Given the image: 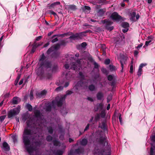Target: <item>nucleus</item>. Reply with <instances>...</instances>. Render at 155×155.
<instances>
[{"label":"nucleus","mask_w":155,"mask_h":155,"mask_svg":"<svg viewBox=\"0 0 155 155\" xmlns=\"http://www.w3.org/2000/svg\"><path fill=\"white\" fill-rule=\"evenodd\" d=\"M46 58V57L45 56L44 53H43L40 56L39 61L41 62L39 66L40 68H39L37 71V74L40 77L41 79L46 78L49 79L51 78V74L49 73H45L44 68H41L43 66L47 69H48L51 68L52 66L51 61L47 60H45Z\"/></svg>","instance_id":"f257e3e1"},{"label":"nucleus","mask_w":155,"mask_h":155,"mask_svg":"<svg viewBox=\"0 0 155 155\" xmlns=\"http://www.w3.org/2000/svg\"><path fill=\"white\" fill-rule=\"evenodd\" d=\"M32 134L33 132L31 129L28 128H24L22 135L23 142L26 150L30 153H32L35 150L32 146H29L31 144Z\"/></svg>","instance_id":"f03ea898"},{"label":"nucleus","mask_w":155,"mask_h":155,"mask_svg":"<svg viewBox=\"0 0 155 155\" xmlns=\"http://www.w3.org/2000/svg\"><path fill=\"white\" fill-rule=\"evenodd\" d=\"M92 31L90 30H88L85 31L80 32L74 34L72 32H69L63 34L64 37L65 36L71 35L69 38L70 39H72L73 40H78L81 39L83 36H86V34L87 33H91Z\"/></svg>","instance_id":"7ed1b4c3"},{"label":"nucleus","mask_w":155,"mask_h":155,"mask_svg":"<svg viewBox=\"0 0 155 155\" xmlns=\"http://www.w3.org/2000/svg\"><path fill=\"white\" fill-rule=\"evenodd\" d=\"M111 149L110 148L104 150L103 149H99L96 147L93 151L94 155H111Z\"/></svg>","instance_id":"20e7f679"},{"label":"nucleus","mask_w":155,"mask_h":155,"mask_svg":"<svg viewBox=\"0 0 155 155\" xmlns=\"http://www.w3.org/2000/svg\"><path fill=\"white\" fill-rule=\"evenodd\" d=\"M101 21L103 24H105V28L107 30L111 31L114 29L113 26H110L113 23L111 21L106 19L104 20H101Z\"/></svg>","instance_id":"39448f33"},{"label":"nucleus","mask_w":155,"mask_h":155,"mask_svg":"<svg viewBox=\"0 0 155 155\" xmlns=\"http://www.w3.org/2000/svg\"><path fill=\"white\" fill-rule=\"evenodd\" d=\"M19 109L18 108H15L11 109L8 113V118H11L16 115L19 113Z\"/></svg>","instance_id":"423d86ee"},{"label":"nucleus","mask_w":155,"mask_h":155,"mask_svg":"<svg viewBox=\"0 0 155 155\" xmlns=\"http://www.w3.org/2000/svg\"><path fill=\"white\" fill-rule=\"evenodd\" d=\"M110 17L112 20L116 21H119L122 19V17L115 12L111 14Z\"/></svg>","instance_id":"0eeeda50"},{"label":"nucleus","mask_w":155,"mask_h":155,"mask_svg":"<svg viewBox=\"0 0 155 155\" xmlns=\"http://www.w3.org/2000/svg\"><path fill=\"white\" fill-rule=\"evenodd\" d=\"M136 11H134L133 10L131 9L128 12V15L130 16V19L131 21L134 22L136 21L135 19V17L136 15Z\"/></svg>","instance_id":"6e6552de"},{"label":"nucleus","mask_w":155,"mask_h":155,"mask_svg":"<svg viewBox=\"0 0 155 155\" xmlns=\"http://www.w3.org/2000/svg\"><path fill=\"white\" fill-rule=\"evenodd\" d=\"M97 140L99 144L103 146L105 145L106 142V137H103V136H101L99 138H97Z\"/></svg>","instance_id":"1a4fd4ad"},{"label":"nucleus","mask_w":155,"mask_h":155,"mask_svg":"<svg viewBox=\"0 0 155 155\" xmlns=\"http://www.w3.org/2000/svg\"><path fill=\"white\" fill-rule=\"evenodd\" d=\"M80 62V61H77V63L73 62L71 65V68L74 70H77L80 65V64H79Z\"/></svg>","instance_id":"9d476101"},{"label":"nucleus","mask_w":155,"mask_h":155,"mask_svg":"<svg viewBox=\"0 0 155 155\" xmlns=\"http://www.w3.org/2000/svg\"><path fill=\"white\" fill-rule=\"evenodd\" d=\"M96 97L98 100L103 101L104 100V94L101 91L98 92L96 94Z\"/></svg>","instance_id":"9b49d317"},{"label":"nucleus","mask_w":155,"mask_h":155,"mask_svg":"<svg viewBox=\"0 0 155 155\" xmlns=\"http://www.w3.org/2000/svg\"><path fill=\"white\" fill-rule=\"evenodd\" d=\"M65 96L61 97L60 98L59 100L57 102V104L58 107H60L62 105L63 102L65 101Z\"/></svg>","instance_id":"f8f14e48"},{"label":"nucleus","mask_w":155,"mask_h":155,"mask_svg":"<svg viewBox=\"0 0 155 155\" xmlns=\"http://www.w3.org/2000/svg\"><path fill=\"white\" fill-rule=\"evenodd\" d=\"M47 93V91L45 90H44L41 91L40 92H38L36 94V95L37 97L41 98L42 96L45 95Z\"/></svg>","instance_id":"ddd939ff"},{"label":"nucleus","mask_w":155,"mask_h":155,"mask_svg":"<svg viewBox=\"0 0 155 155\" xmlns=\"http://www.w3.org/2000/svg\"><path fill=\"white\" fill-rule=\"evenodd\" d=\"M84 152V148L80 147L75 150L74 153L75 154H80L83 153Z\"/></svg>","instance_id":"4468645a"},{"label":"nucleus","mask_w":155,"mask_h":155,"mask_svg":"<svg viewBox=\"0 0 155 155\" xmlns=\"http://www.w3.org/2000/svg\"><path fill=\"white\" fill-rule=\"evenodd\" d=\"M127 58L126 57H121L120 60V63L121 64V66L122 68V70L123 69L124 65L126 64Z\"/></svg>","instance_id":"2eb2a0df"},{"label":"nucleus","mask_w":155,"mask_h":155,"mask_svg":"<svg viewBox=\"0 0 155 155\" xmlns=\"http://www.w3.org/2000/svg\"><path fill=\"white\" fill-rule=\"evenodd\" d=\"M99 127L101 128L104 130H105L107 129L106 124L105 122L104 121H102L101 124L99 123Z\"/></svg>","instance_id":"dca6fc26"},{"label":"nucleus","mask_w":155,"mask_h":155,"mask_svg":"<svg viewBox=\"0 0 155 155\" xmlns=\"http://www.w3.org/2000/svg\"><path fill=\"white\" fill-rule=\"evenodd\" d=\"M103 104L102 103H100L97 104L96 105V108L95 109V111H97L99 110H101L103 109Z\"/></svg>","instance_id":"f3484780"},{"label":"nucleus","mask_w":155,"mask_h":155,"mask_svg":"<svg viewBox=\"0 0 155 155\" xmlns=\"http://www.w3.org/2000/svg\"><path fill=\"white\" fill-rule=\"evenodd\" d=\"M34 114L35 117L36 118H41V113L39 110H36L34 112Z\"/></svg>","instance_id":"a211bd4d"},{"label":"nucleus","mask_w":155,"mask_h":155,"mask_svg":"<svg viewBox=\"0 0 155 155\" xmlns=\"http://www.w3.org/2000/svg\"><path fill=\"white\" fill-rule=\"evenodd\" d=\"M34 123L33 120L31 118H30L26 121V124L28 127H30Z\"/></svg>","instance_id":"6ab92c4d"},{"label":"nucleus","mask_w":155,"mask_h":155,"mask_svg":"<svg viewBox=\"0 0 155 155\" xmlns=\"http://www.w3.org/2000/svg\"><path fill=\"white\" fill-rule=\"evenodd\" d=\"M51 68V71L52 72H56L58 69V66L57 64H52V66L50 68Z\"/></svg>","instance_id":"aec40b11"},{"label":"nucleus","mask_w":155,"mask_h":155,"mask_svg":"<svg viewBox=\"0 0 155 155\" xmlns=\"http://www.w3.org/2000/svg\"><path fill=\"white\" fill-rule=\"evenodd\" d=\"M67 7L68 9L70 11H75L77 9L76 6L74 5H68Z\"/></svg>","instance_id":"412c9836"},{"label":"nucleus","mask_w":155,"mask_h":155,"mask_svg":"<svg viewBox=\"0 0 155 155\" xmlns=\"http://www.w3.org/2000/svg\"><path fill=\"white\" fill-rule=\"evenodd\" d=\"M59 54L60 53L58 52L55 51L53 52L51 56L52 58H57L59 56Z\"/></svg>","instance_id":"4be33fe9"},{"label":"nucleus","mask_w":155,"mask_h":155,"mask_svg":"<svg viewBox=\"0 0 155 155\" xmlns=\"http://www.w3.org/2000/svg\"><path fill=\"white\" fill-rule=\"evenodd\" d=\"M3 147L6 151H8L10 150V147L8 143L6 142H4L2 144Z\"/></svg>","instance_id":"5701e85b"},{"label":"nucleus","mask_w":155,"mask_h":155,"mask_svg":"<svg viewBox=\"0 0 155 155\" xmlns=\"http://www.w3.org/2000/svg\"><path fill=\"white\" fill-rule=\"evenodd\" d=\"M19 99V98L18 97H14L12 101V103L13 104H18V100Z\"/></svg>","instance_id":"b1692460"},{"label":"nucleus","mask_w":155,"mask_h":155,"mask_svg":"<svg viewBox=\"0 0 155 155\" xmlns=\"http://www.w3.org/2000/svg\"><path fill=\"white\" fill-rule=\"evenodd\" d=\"M88 89L90 91H93L96 90V88L94 85L92 84L89 85Z\"/></svg>","instance_id":"393cba45"},{"label":"nucleus","mask_w":155,"mask_h":155,"mask_svg":"<svg viewBox=\"0 0 155 155\" xmlns=\"http://www.w3.org/2000/svg\"><path fill=\"white\" fill-rule=\"evenodd\" d=\"M77 84L79 86L84 87L86 86V82H84L82 81H80L78 82Z\"/></svg>","instance_id":"a878e982"},{"label":"nucleus","mask_w":155,"mask_h":155,"mask_svg":"<svg viewBox=\"0 0 155 155\" xmlns=\"http://www.w3.org/2000/svg\"><path fill=\"white\" fill-rule=\"evenodd\" d=\"M88 140L86 138H84L82 139L81 142V144L83 146H85L87 143Z\"/></svg>","instance_id":"bb28decb"},{"label":"nucleus","mask_w":155,"mask_h":155,"mask_svg":"<svg viewBox=\"0 0 155 155\" xmlns=\"http://www.w3.org/2000/svg\"><path fill=\"white\" fill-rule=\"evenodd\" d=\"M121 26L124 28H128L129 27V24L127 22H124L122 23Z\"/></svg>","instance_id":"cd10ccee"},{"label":"nucleus","mask_w":155,"mask_h":155,"mask_svg":"<svg viewBox=\"0 0 155 155\" xmlns=\"http://www.w3.org/2000/svg\"><path fill=\"white\" fill-rule=\"evenodd\" d=\"M28 118L29 117L27 114H24L22 116V120L24 122H25Z\"/></svg>","instance_id":"c85d7f7f"},{"label":"nucleus","mask_w":155,"mask_h":155,"mask_svg":"<svg viewBox=\"0 0 155 155\" xmlns=\"http://www.w3.org/2000/svg\"><path fill=\"white\" fill-rule=\"evenodd\" d=\"M60 43L59 44L60 46H65L67 43H68V41H66L65 40H61L60 41Z\"/></svg>","instance_id":"c756f323"},{"label":"nucleus","mask_w":155,"mask_h":155,"mask_svg":"<svg viewBox=\"0 0 155 155\" xmlns=\"http://www.w3.org/2000/svg\"><path fill=\"white\" fill-rule=\"evenodd\" d=\"M52 47H53V49L54 50H57L59 49L60 47V45L59 43H57L55 45L51 46Z\"/></svg>","instance_id":"7c9ffc66"},{"label":"nucleus","mask_w":155,"mask_h":155,"mask_svg":"<svg viewBox=\"0 0 155 155\" xmlns=\"http://www.w3.org/2000/svg\"><path fill=\"white\" fill-rule=\"evenodd\" d=\"M21 74H18L17 77L16 78V80H15V81L14 84L15 85H16L18 83V81L21 78Z\"/></svg>","instance_id":"2f4dec72"},{"label":"nucleus","mask_w":155,"mask_h":155,"mask_svg":"<svg viewBox=\"0 0 155 155\" xmlns=\"http://www.w3.org/2000/svg\"><path fill=\"white\" fill-rule=\"evenodd\" d=\"M61 114L63 115H66L67 113L66 109L65 108L63 107L62 109L61 110Z\"/></svg>","instance_id":"473e14b6"},{"label":"nucleus","mask_w":155,"mask_h":155,"mask_svg":"<svg viewBox=\"0 0 155 155\" xmlns=\"http://www.w3.org/2000/svg\"><path fill=\"white\" fill-rule=\"evenodd\" d=\"M47 129L48 130V132L51 134H53L54 130L51 126H49L47 127Z\"/></svg>","instance_id":"72a5a7b5"},{"label":"nucleus","mask_w":155,"mask_h":155,"mask_svg":"<svg viewBox=\"0 0 155 155\" xmlns=\"http://www.w3.org/2000/svg\"><path fill=\"white\" fill-rule=\"evenodd\" d=\"M110 86L112 87L113 88L114 87L116 84V81L115 80H113V81H111L110 82Z\"/></svg>","instance_id":"f704fd0d"},{"label":"nucleus","mask_w":155,"mask_h":155,"mask_svg":"<svg viewBox=\"0 0 155 155\" xmlns=\"http://www.w3.org/2000/svg\"><path fill=\"white\" fill-rule=\"evenodd\" d=\"M53 47H51L49 48L46 52V54L48 55L50 54L54 50L53 49Z\"/></svg>","instance_id":"c9c22d12"},{"label":"nucleus","mask_w":155,"mask_h":155,"mask_svg":"<svg viewBox=\"0 0 155 155\" xmlns=\"http://www.w3.org/2000/svg\"><path fill=\"white\" fill-rule=\"evenodd\" d=\"M101 71L104 74L106 75H107L109 74V72L106 68H102L101 69Z\"/></svg>","instance_id":"e433bc0d"},{"label":"nucleus","mask_w":155,"mask_h":155,"mask_svg":"<svg viewBox=\"0 0 155 155\" xmlns=\"http://www.w3.org/2000/svg\"><path fill=\"white\" fill-rule=\"evenodd\" d=\"M42 42L41 43V44H40L39 43H37L35 41L33 45V47H35V48H36L39 46L41 45L42 44Z\"/></svg>","instance_id":"4c0bfd02"},{"label":"nucleus","mask_w":155,"mask_h":155,"mask_svg":"<svg viewBox=\"0 0 155 155\" xmlns=\"http://www.w3.org/2000/svg\"><path fill=\"white\" fill-rule=\"evenodd\" d=\"M100 118V115L99 114H97L94 117V120L97 122Z\"/></svg>","instance_id":"58836bf2"},{"label":"nucleus","mask_w":155,"mask_h":155,"mask_svg":"<svg viewBox=\"0 0 155 155\" xmlns=\"http://www.w3.org/2000/svg\"><path fill=\"white\" fill-rule=\"evenodd\" d=\"M26 107L30 111H31L32 110V107L30 104H27Z\"/></svg>","instance_id":"ea45409f"},{"label":"nucleus","mask_w":155,"mask_h":155,"mask_svg":"<svg viewBox=\"0 0 155 155\" xmlns=\"http://www.w3.org/2000/svg\"><path fill=\"white\" fill-rule=\"evenodd\" d=\"M53 137L50 135L48 136L46 138V140L47 141L50 142L52 140Z\"/></svg>","instance_id":"a19ab883"},{"label":"nucleus","mask_w":155,"mask_h":155,"mask_svg":"<svg viewBox=\"0 0 155 155\" xmlns=\"http://www.w3.org/2000/svg\"><path fill=\"white\" fill-rule=\"evenodd\" d=\"M114 77L113 75H109L107 76V79L108 81H113L114 79Z\"/></svg>","instance_id":"79ce46f5"},{"label":"nucleus","mask_w":155,"mask_h":155,"mask_svg":"<svg viewBox=\"0 0 155 155\" xmlns=\"http://www.w3.org/2000/svg\"><path fill=\"white\" fill-rule=\"evenodd\" d=\"M63 152L61 150H58L56 153V155H62L63 154Z\"/></svg>","instance_id":"37998d69"},{"label":"nucleus","mask_w":155,"mask_h":155,"mask_svg":"<svg viewBox=\"0 0 155 155\" xmlns=\"http://www.w3.org/2000/svg\"><path fill=\"white\" fill-rule=\"evenodd\" d=\"M112 99V96L111 95H109L107 98V102L109 103Z\"/></svg>","instance_id":"c03bdc74"},{"label":"nucleus","mask_w":155,"mask_h":155,"mask_svg":"<svg viewBox=\"0 0 155 155\" xmlns=\"http://www.w3.org/2000/svg\"><path fill=\"white\" fill-rule=\"evenodd\" d=\"M12 137L14 143L17 141L18 136L17 135H14Z\"/></svg>","instance_id":"a18cd8bd"},{"label":"nucleus","mask_w":155,"mask_h":155,"mask_svg":"<svg viewBox=\"0 0 155 155\" xmlns=\"http://www.w3.org/2000/svg\"><path fill=\"white\" fill-rule=\"evenodd\" d=\"M109 68L110 70L111 71H112L115 70L116 67L115 66L112 64H110L109 65Z\"/></svg>","instance_id":"49530a36"},{"label":"nucleus","mask_w":155,"mask_h":155,"mask_svg":"<svg viewBox=\"0 0 155 155\" xmlns=\"http://www.w3.org/2000/svg\"><path fill=\"white\" fill-rule=\"evenodd\" d=\"M142 68H139L138 71L137 72V74L138 76L139 77L141 76L142 74Z\"/></svg>","instance_id":"de8ad7c7"},{"label":"nucleus","mask_w":155,"mask_h":155,"mask_svg":"<svg viewBox=\"0 0 155 155\" xmlns=\"http://www.w3.org/2000/svg\"><path fill=\"white\" fill-rule=\"evenodd\" d=\"M53 142L54 145L56 146H58L59 144L60 143L58 141L56 140H53Z\"/></svg>","instance_id":"09e8293b"},{"label":"nucleus","mask_w":155,"mask_h":155,"mask_svg":"<svg viewBox=\"0 0 155 155\" xmlns=\"http://www.w3.org/2000/svg\"><path fill=\"white\" fill-rule=\"evenodd\" d=\"M100 116L102 118H104L105 116V112L104 110L102 111L100 114Z\"/></svg>","instance_id":"8fccbe9b"},{"label":"nucleus","mask_w":155,"mask_h":155,"mask_svg":"<svg viewBox=\"0 0 155 155\" xmlns=\"http://www.w3.org/2000/svg\"><path fill=\"white\" fill-rule=\"evenodd\" d=\"M72 93H73V92L71 91L68 90L66 91V94L63 96H65V98H66L67 95H71Z\"/></svg>","instance_id":"3c124183"},{"label":"nucleus","mask_w":155,"mask_h":155,"mask_svg":"<svg viewBox=\"0 0 155 155\" xmlns=\"http://www.w3.org/2000/svg\"><path fill=\"white\" fill-rule=\"evenodd\" d=\"M155 148L151 147L150 149V155H153L154 153V150Z\"/></svg>","instance_id":"603ef678"},{"label":"nucleus","mask_w":155,"mask_h":155,"mask_svg":"<svg viewBox=\"0 0 155 155\" xmlns=\"http://www.w3.org/2000/svg\"><path fill=\"white\" fill-rule=\"evenodd\" d=\"M94 68L98 69L99 66L97 63L94 61Z\"/></svg>","instance_id":"864d4df0"},{"label":"nucleus","mask_w":155,"mask_h":155,"mask_svg":"<svg viewBox=\"0 0 155 155\" xmlns=\"http://www.w3.org/2000/svg\"><path fill=\"white\" fill-rule=\"evenodd\" d=\"M131 64H132L130 66V73H132L133 72V65L132 64H133V61H131Z\"/></svg>","instance_id":"5fc2aeb1"},{"label":"nucleus","mask_w":155,"mask_h":155,"mask_svg":"<svg viewBox=\"0 0 155 155\" xmlns=\"http://www.w3.org/2000/svg\"><path fill=\"white\" fill-rule=\"evenodd\" d=\"M100 77L99 74H97L94 76V78L95 80H97Z\"/></svg>","instance_id":"6e6d98bb"},{"label":"nucleus","mask_w":155,"mask_h":155,"mask_svg":"<svg viewBox=\"0 0 155 155\" xmlns=\"http://www.w3.org/2000/svg\"><path fill=\"white\" fill-rule=\"evenodd\" d=\"M90 10L91 8L90 7L87 6H85L84 8H83V10L84 11L85 10Z\"/></svg>","instance_id":"4d7b16f0"},{"label":"nucleus","mask_w":155,"mask_h":155,"mask_svg":"<svg viewBox=\"0 0 155 155\" xmlns=\"http://www.w3.org/2000/svg\"><path fill=\"white\" fill-rule=\"evenodd\" d=\"M110 60L109 59H106L104 61V63L106 64H110Z\"/></svg>","instance_id":"13d9d810"},{"label":"nucleus","mask_w":155,"mask_h":155,"mask_svg":"<svg viewBox=\"0 0 155 155\" xmlns=\"http://www.w3.org/2000/svg\"><path fill=\"white\" fill-rule=\"evenodd\" d=\"M63 89V87L62 86H59L57 88H56L55 90V91H60L62 90Z\"/></svg>","instance_id":"bf43d9fd"},{"label":"nucleus","mask_w":155,"mask_h":155,"mask_svg":"<svg viewBox=\"0 0 155 155\" xmlns=\"http://www.w3.org/2000/svg\"><path fill=\"white\" fill-rule=\"evenodd\" d=\"M87 45V43L85 42H83L81 45V46L83 48H85Z\"/></svg>","instance_id":"052dcab7"},{"label":"nucleus","mask_w":155,"mask_h":155,"mask_svg":"<svg viewBox=\"0 0 155 155\" xmlns=\"http://www.w3.org/2000/svg\"><path fill=\"white\" fill-rule=\"evenodd\" d=\"M6 117L5 115L1 116L0 117V121L2 122L5 119Z\"/></svg>","instance_id":"680f3d73"},{"label":"nucleus","mask_w":155,"mask_h":155,"mask_svg":"<svg viewBox=\"0 0 155 155\" xmlns=\"http://www.w3.org/2000/svg\"><path fill=\"white\" fill-rule=\"evenodd\" d=\"M35 143L37 146H40L41 145V142L40 141H35Z\"/></svg>","instance_id":"e2e57ef3"},{"label":"nucleus","mask_w":155,"mask_h":155,"mask_svg":"<svg viewBox=\"0 0 155 155\" xmlns=\"http://www.w3.org/2000/svg\"><path fill=\"white\" fill-rule=\"evenodd\" d=\"M51 107L50 106H47L46 108V110L48 111H50L51 110Z\"/></svg>","instance_id":"0e129e2a"},{"label":"nucleus","mask_w":155,"mask_h":155,"mask_svg":"<svg viewBox=\"0 0 155 155\" xmlns=\"http://www.w3.org/2000/svg\"><path fill=\"white\" fill-rule=\"evenodd\" d=\"M79 75L81 79H84V76L83 75V73L81 72H79Z\"/></svg>","instance_id":"69168bd1"},{"label":"nucleus","mask_w":155,"mask_h":155,"mask_svg":"<svg viewBox=\"0 0 155 155\" xmlns=\"http://www.w3.org/2000/svg\"><path fill=\"white\" fill-rule=\"evenodd\" d=\"M54 6H55V5L54 3H52L49 6H48L49 9H51L52 8H54Z\"/></svg>","instance_id":"338daca9"},{"label":"nucleus","mask_w":155,"mask_h":155,"mask_svg":"<svg viewBox=\"0 0 155 155\" xmlns=\"http://www.w3.org/2000/svg\"><path fill=\"white\" fill-rule=\"evenodd\" d=\"M151 139L152 142H155V135L152 136L151 137Z\"/></svg>","instance_id":"774afa93"}]
</instances>
